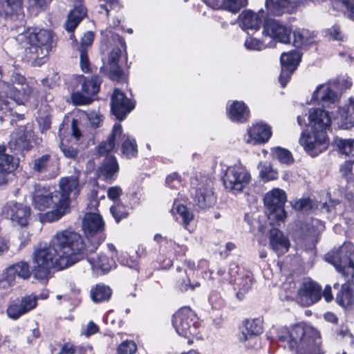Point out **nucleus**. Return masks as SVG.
<instances>
[{
	"label": "nucleus",
	"mask_w": 354,
	"mask_h": 354,
	"mask_svg": "<svg viewBox=\"0 0 354 354\" xmlns=\"http://www.w3.org/2000/svg\"><path fill=\"white\" fill-rule=\"evenodd\" d=\"M260 176L265 181L272 180L277 178V172L274 171L269 162L261 163L259 165Z\"/></svg>",
	"instance_id": "09e8293b"
},
{
	"label": "nucleus",
	"mask_w": 354,
	"mask_h": 354,
	"mask_svg": "<svg viewBox=\"0 0 354 354\" xmlns=\"http://www.w3.org/2000/svg\"><path fill=\"white\" fill-rule=\"evenodd\" d=\"M230 119L233 122H244L249 118L250 111L243 102L234 101L227 109Z\"/></svg>",
	"instance_id": "c85d7f7f"
},
{
	"label": "nucleus",
	"mask_w": 354,
	"mask_h": 354,
	"mask_svg": "<svg viewBox=\"0 0 354 354\" xmlns=\"http://www.w3.org/2000/svg\"><path fill=\"white\" fill-rule=\"evenodd\" d=\"M326 260L354 285V245L352 243H345L336 252L327 254Z\"/></svg>",
	"instance_id": "39448f33"
},
{
	"label": "nucleus",
	"mask_w": 354,
	"mask_h": 354,
	"mask_svg": "<svg viewBox=\"0 0 354 354\" xmlns=\"http://www.w3.org/2000/svg\"><path fill=\"white\" fill-rule=\"evenodd\" d=\"M263 332V326L261 320L254 319L246 320L244 324V328L242 330V340H248L253 336L260 335Z\"/></svg>",
	"instance_id": "473e14b6"
},
{
	"label": "nucleus",
	"mask_w": 354,
	"mask_h": 354,
	"mask_svg": "<svg viewBox=\"0 0 354 354\" xmlns=\"http://www.w3.org/2000/svg\"><path fill=\"white\" fill-rule=\"evenodd\" d=\"M343 276L348 280V277L345 275ZM350 281L351 282V280L346 281V283L342 284L341 290L337 295L336 301L342 307L348 306L351 302V292L348 284Z\"/></svg>",
	"instance_id": "a19ab883"
},
{
	"label": "nucleus",
	"mask_w": 354,
	"mask_h": 354,
	"mask_svg": "<svg viewBox=\"0 0 354 354\" xmlns=\"http://www.w3.org/2000/svg\"><path fill=\"white\" fill-rule=\"evenodd\" d=\"M118 136H121V125L120 124H115L113 126L111 135L107 141L102 142L98 145L97 152L100 156L106 158L107 156H111L109 153L114 149Z\"/></svg>",
	"instance_id": "7c9ffc66"
},
{
	"label": "nucleus",
	"mask_w": 354,
	"mask_h": 354,
	"mask_svg": "<svg viewBox=\"0 0 354 354\" xmlns=\"http://www.w3.org/2000/svg\"><path fill=\"white\" fill-rule=\"evenodd\" d=\"M30 270L27 263L21 261L10 266L6 270V280L10 286L15 283L16 277L24 279L29 278Z\"/></svg>",
	"instance_id": "a878e982"
},
{
	"label": "nucleus",
	"mask_w": 354,
	"mask_h": 354,
	"mask_svg": "<svg viewBox=\"0 0 354 354\" xmlns=\"http://www.w3.org/2000/svg\"><path fill=\"white\" fill-rule=\"evenodd\" d=\"M269 246L278 256H281L289 250L290 242L283 232L272 227L270 230Z\"/></svg>",
	"instance_id": "412c9836"
},
{
	"label": "nucleus",
	"mask_w": 354,
	"mask_h": 354,
	"mask_svg": "<svg viewBox=\"0 0 354 354\" xmlns=\"http://www.w3.org/2000/svg\"><path fill=\"white\" fill-rule=\"evenodd\" d=\"M108 197L109 199L115 201V203L118 201V199L122 194V191L120 187L114 186L108 189Z\"/></svg>",
	"instance_id": "774afa93"
},
{
	"label": "nucleus",
	"mask_w": 354,
	"mask_h": 354,
	"mask_svg": "<svg viewBox=\"0 0 354 354\" xmlns=\"http://www.w3.org/2000/svg\"><path fill=\"white\" fill-rule=\"evenodd\" d=\"M88 261L93 269L101 270L103 272H108L111 268L112 260L104 254L97 256L96 259L88 258Z\"/></svg>",
	"instance_id": "79ce46f5"
},
{
	"label": "nucleus",
	"mask_w": 354,
	"mask_h": 354,
	"mask_svg": "<svg viewBox=\"0 0 354 354\" xmlns=\"http://www.w3.org/2000/svg\"><path fill=\"white\" fill-rule=\"evenodd\" d=\"M110 211L118 223L120 222L121 219L126 218L129 214L127 207L120 201H117L115 205L111 206Z\"/></svg>",
	"instance_id": "3c124183"
},
{
	"label": "nucleus",
	"mask_w": 354,
	"mask_h": 354,
	"mask_svg": "<svg viewBox=\"0 0 354 354\" xmlns=\"http://www.w3.org/2000/svg\"><path fill=\"white\" fill-rule=\"evenodd\" d=\"M196 315L189 307L179 309L173 316L172 324L176 333L185 338L196 333Z\"/></svg>",
	"instance_id": "9d476101"
},
{
	"label": "nucleus",
	"mask_w": 354,
	"mask_h": 354,
	"mask_svg": "<svg viewBox=\"0 0 354 354\" xmlns=\"http://www.w3.org/2000/svg\"><path fill=\"white\" fill-rule=\"evenodd\" d=\"M111 105L113 114L120 120H124L134 109L133 102L118 88H115L111 95Z\"/></svg>",
	"instance_id": "a211bd4d"
},
{
	"label": "nucleus",
	"mask_w": 354,
	"mask_h": 354,
	"mask_svg": "<svg viewBox=\"0 0 354 354\" xmlns=\"http://www.w3.org/2000/svg\"><path fill=\"white\" fill-rule=\"evenodd\" d=\"M241 26L245 30H258L262 23L263 12H254L251 10L243 12L241 15Z\"/></svg>",
	"instance_id": "cd10ccee"
},
{
	"label": "nucleus",
	"mask_w": 354,
	"mask_h": 354,
	"mask_svg": "<svg viewBox=\"0 0 354 354\" xmlns=\"http://www.w3.org/2000/svg\"><path fill=\"white\" fill-rule=\"evenodd\" d=\"M33 133L30 126H20L11 135L8 146L13 150H28Z\"/></svg>",
	"instance_id": "aec40b11"
},
{
	"label": "nucleus",
	"mask_w": 354,
	"mask_h": 354,
	"mask_svg": "<svg viewBox=\"0 0 354 354\" xmlns=\"http://www.w3.org/2000/svg\"><path fill=\"white\" fill-rule=\"evenodd\" d=\"M313 99L322 103L324 106H328L334 104L338 99L337 93L332 90L328 85H319L313 93Z\"/></svg>",
	"instance_id": "c756f323"
},
{
	"label": "nucleus",
	"mask_w": 354,
	"mask_h": 354,
	"mask_svg": "<svg viewBox=\"0 0 354 354\" xmlns=\"http://www.w3.org/2000/svg\"><path fill=\"white\" fill-rule=\"evenodd\" d=\"M340 116L342 128L348 129L354 127V102L351 101V104L340 113Z\"/></svg>",
	"instance_id": "c03bdc74"
},
{
	"label": "nucleus",
	"mask_w": 354,
	"mask_h": 354,
	"mask_svg": "<svg viewBox=\"0 0 354 354\" xmlns=\"http://www.w3.org/2000/svg\"><path fill=\"white\" fill-rule=\"evenodd\" d=\"M266 6L270 14L277 16L290 13L293 9L290 0H266Z\"/></svg>",
	"instance_id": "2f4dec72"
},
{
	"label": "nucleus",
	"mask_w": 354,
	"mask_h": 354,
	"mask_svg": "<svg viewBox=\"0 0 354 354\" xmlns=\"http://www.w3.org/2000/svg\"><path fill=\"white\" fill-rule=\"evenodd\" d=\"M6 312L8 316L14 320L18 319L21 316L26 314L24 309L23 306H21L18 299L9 304Z\"/></svg>",
	"instance_id": "a18cd8bd"
},
{
	"label": "nucleus",
	"mask_w": 354,
	"mask_h": 354,
	"mask_svg": "<svg viewBox=\"0 0 354 354\" xmlns=\"http://www.w3.org/2000/svg\"><path fill=\"white\" fill-rule=\"evenodd\" d=\"M6 147L0 145V170L6 172H12L17 164L12 156L6 153Z\"/></svg>",
	"instance_id": "e433bc0d"
},
{
	"label": "nucleus",
	"mask_w": 354,
	"mask_h": 354,
	"mask_svg": "<svg viewBox=\"0 0 354 354\" xmlns=\"http://www.w3.org/2000/svg\"><path fill=\"white\" fill-rule=\"evenodd\" d=\"M293 37V45L297 48L310 44L314 38L313 34L305 29L295 31Z\"/></svg>",
	"instance_id": "58836bf2"
},
{
	"label": "nucleus",
	"mask_w": 354,
	"mask_h": 354,
	"mask_svg": "<svg viewBox=\"0 0 354 354\" xmlns=\"http://www.w3.org/2000/svg\"><path fill=\"white\" fill-rule=\"evenodd\" d=\"M272 153L282 163L289 164L293 160L291 153L286 149L277 147L272 150Z\"/></svg>",
	"instance_id": "603ef678"
},
{
	"label": "nucleus",
	"mask_w": 354,
	"mask_h": 354,
	"mask_svg": "<svg viewBox=\"0 0 354 354\" xmlns=\"http://www.w3.org/2000/svg\"><path fill=\"white\" fill-rule=\"evenodd\" d=\"M201 286L199 282H196L194 283H190V280L188 279L187 281L183 280L180 284H179V289L182 292H187L189 290L193 291L196 288H198Z\"/></svg>",
	"instance_id": "338daca9"
},
{
	"label": "nucleus",
	"mask_w": 354,
	"mask_h": 354,
	"mask_svg": "<svg viewBox=\"0 0 354 354\" xmlns=\"http://www.w3.org/2000/svg\"><path fill=\"white\" fill-rule=\"evenodd\" d=\"M59 189L55 191L58 194L61 206L59 211L48 214L51 218H57L65 215L69 209L70 197L72 195L75 198L80 192L79 180L77 176L63 178L59 181Z\"/></svg>",
	"instance_id": "423d86ee"
},
{
	"label": "nucleus",
	"mask_w": 354,
	"mask_h": 354,
	"mask_svg": "<svg viewBox=\"0 0 354 354\" xmlns=\"http://www.w3.org/2000/svg\"><path fill=\"white\" fill-rule=\"evenodd\" d=\"M203 1L213 9L223 8L233 13L239 12L248 3V0H203Z\"/></svg>",
	"instance_id": "bb28decb"
},
{
	"label": "nucleus",
	"mask_w": 354,
	"mask_h": 354,
	"mask_svg": "<svg viewBox=\"0 0 354 354\" xmlns=\"http://www.w3.org/2000/svg\"><path fill=\"white\" fill-rule=\"evenodd\" d=\"M295 71L294 69H290L285 67H281V72L279 77L280 84L284 87L287 82L289 81L291 75Z\"/></svg>",
	"instance_id": "0e129e2a"
},
{
	"label": "nucleus",
	"mask_w": 354,
	"mask_h": 354,
	"mask_svg": "<svg viewBox=\"0 0 354 354\" xmlns=\"http://www.w3.org/2000/svg\"><path fill=\"white\" fill-rule=\"evenodd\" d=\"M17 90V85L14 84L12 81V84H10L8 82L0 80V100H6L8 104V109L3 111L6 115L8 113H9V115H14V113L12 112V110L10 107V102L8 100L7 98H3L2 95L4 94L7 97H9L10 100L15 101L16 98Z\"/></svg>",
	"instance_id": "72a5a7b5"
},
{
	"label": "nucleus",
	"mask_w": 354,
	"mask_h": 354,
	"mask_svg": "<svg viewBox=\"0 0 354 354\" xmlns=\"http://www.w3.org/2000/svg\"><path fill=\"white\" fill-rule=\"evenodd\" d=\"M178 214L181 216L183 223L187 225L193 219V214L191 213L186 206L179 205L176 207Z\"/></svg>",
	"instance_id": "13d9d810"
},
{
	"label": "nucleus",
	"mask_w": 354,
	"mask_h": 354,
	"mask_svg": "<svg viewBox=\"0 0 354 354\" xmlns=\"http://www.w3.org/2000/svg\"><path fill=\"white\" fill-rule=\"evenodd\" d=\"M118 171L119 165L114 156H107L97 169L99 177L106 181L115 180Z\"/></svg>",
	"instance_id": "5701e85b"
},
{
	"label": "nucleus",
	"mask_w": 354,
	"mask_h": 354,
	"mask_svg": "<svg viewBox=\"0 0 354 354\" xmlns=\"http://www.w3.org/2000/svg\"><path fill=\"white\" fill-rule=\"evenodd\" d=\"M94 39V34L93 32L88 31L86 32L82 38L81 44L78 48V50L85 49L91 46Z\"/></svg>",
	"instance_id": "e2e57ef3"
},
{
	"label": "nucleus",
	"mask_w": 354,
	"mask_h": 354,
	"mask_svg": "<svg viewBox=\"0 0 354 354\" xmlns=\"http://www.w3.org/2000/svg\"><path fill=\"white\" fill-rule=\"evenodd\" d=\"M80 66L84 72L90 71V65L87 51L85 49L80 50Z\"/></svg>",
	"instance_id": "69168bd1"
},
{
	"label": "nucleus",
	"mask_w": 354,
	"mask_h": 354,
	"mask_svg": "<svg viewBox=\"0 0 354 354\" xmlns=\"http://www.w3.org/2000/svg\"><path fill=\"white\" fill-rule=\"evenodd\" d=\"M117 140L122 141V151L123 155L127 158L135 157L137 155V145L133 138H131L129 135L122 134L121 128V136H118Z\"/></svg>",
	"instance_id": "f704fd0d"
},
{
	"label": "nucleus",
	"mask_w": 354,
	"mask_h": 354,
	"mask_svg": "<svg viewBox=\"0 0 354 354\" xmlns=\"http://www.w3.org/2000/svg\"><path fill=\"white\" fill-rule=\"evenodd\" d=\"M71 98L73 104L77 106L88 104L92 101L91 97L80 91L72 93Z\"/></svg>",
	"instance_id": "5fc2aeb1"
},
{
	"label": "nucleus",
	"mask_w": 354,
	"mask_h": 354,
	"mask_svg": "<svg viewBox=\"0 0 354 354\" xmlns=\"http://www.w3.org/2000/svg\"><path fill=\"white\" fill-rule=\"evenodd\" d=\"M104 223L97 213H87L82 221V229L86 237L96 248L104 240Z\"/></svg>",
	"instance_id": "9b49d317"
},
{
	"label": "nucleus",
	"mask_w": 354,
	"mask_h": 354,
	"mask_svg": "<svg viewBox=\"0 0 354 354\" xmlns=\"http://www.w3.org/2000/svg\"><path fill=\"white\" fill-rule=\"evenodd\" d=\"M100 89V82L96 78L85 79L82 85V90L88 96L96 94Z\"/></svg>",
	"instance_id": "de8ad7c7"
},
{
	"label": "nucleus",
	"mask_w": 354,
	"mask_h": 354,
	"mask_svg": "<svg viewBox=\"0 0 354 354\" xmlns=\"http://www.w3.org/2000/svg\"><path fill=\"white\" fill-rule=\"evenodd\" d=\"M299 142L311 156H317L328 146L326 131L313 129L310 132L302 133Z\"/></svg>",
	"instance_id": "ddd939ff"
},
{
	"label": "nucleus",
	"mask_w": 354,
	"mask_h": 354,
	"mask_svg": "<svg viewBox=\"0 0 354 354\" xmlns=\"http://www.w3.org/2000/svg\"><path fill=\"white\" fill-rule=\"evenodd\" d=\"M338 147L342 153L348 156H354V140H340Z\"/></svg>",
	"instance_id": "864d4df0"
},
{
	"label": "nucleus",
	"mask_w": 354,
	"mask_h": 354,
	"mask_svg": "<svg viewBox=\"0 0 354 354\" xmlns=\"http://www.w3.org/2000/svg\"><path fill=\"white\" fill-rule=\"evenodd\" d=\"M252 278L250 275H246L245 277L241 278L238 282V291L236 292V297L239 299H242L245 295L251 289L252 286Z\"/></svg>",
	"instance_id": "49530a36"
},
{
	"label": "nucleus",
	"mask_w": 354,
	"mask_h": 354,
	"mask_svg": "<svg viewBox=\"0 0 354 354\" xmlns=\"http://www.w3.org/2000/svg\"><path fill=\"white\" fill-rule=\"evenodd\" d=\"M112 291L109 286L97 284L91 290V297L95 302H102L110 299Z\"/></svg>",
	"instance_id": "4c0bfd02"
},
{
	"label": "nucleus",
	"mask_w": 354,
	"mask_h": 354,
	"mask_svg": "<svg viewBox=\"0 0 354 354\" xmlns=\"http://www.w3.org/2000/svg\"><path fill=\"white\" fill-rule=\"evenodd\" d=\"M264 205L270 219L283 221L286 218L284 205L286 201L285 192L280 189H274L266 193L263 198Z\"/></svg>",
	"instance_id": "1a4fd4ad"
},
{
	"label": "nucleus",
	"mask_w": 354,
	"mask_h": 354,
	"mask_svg": "<svg viewBox=\"0 0 354 354\" xmlns=\"http://www.w3.org/2000/svg\"><path fill=\"white\" fill-rule=\"evenodd\" d=\"M118 45L113 47L110 52L107 60V67L109 71L110 78L113 80L120 81L124 79V73L118 64L120 58L122 48L125 50L126 44L124 39L118 35H113Z\"/></svg>",
	"instance_id": "2eb2a0df"
},
{
	"label": "nucleus",
	"mask_w": 354,
	"mask_h": 354,
	"mask_svg": "<svg viewBox=\"0 0 354 354\" xmlns=\"http://www.w3.org/2000/svg\"><path fill=\"white\" fill-rule=\"evenodd\" d=\"M85 15L86 12L84 8L75 6L68 16V19L65 23L66 30L69 32H72Z\"/></svg>",
	"instance_id": "c9c22d12"
},
{
	"label": "nucleus",
	"mask_w": 354,
	"mask_h": 354,
	"mask_svg": "<svg viewBox=\"0 0 354 354\" xmlns=\"http://www.w3.org/2000/svg\"><path fill=\"white\" fill-rule=\"evenodd\" d=\"M194 201L199 208L205 209L212 207L216 201V197L212 189L210 180H206L198 185L193 196Z\"/></svg>",
	"instance_id": "6ab92c4d"
},
{
	"label": "nucleus",
	"mask_w": 354,
	"mask_h": 354,
	"mask_svg": "<svg viewBox=\"0 0 354 354\" xmlns=\"http://www.w3.org/2000/svg\"><path fill=\"white\" fill-rule=\"evenodd\" d=\"M309 124L313 129L322 130L329 127L330 124V118L328 113L321 109H312L309 111Z\"/></svg>",
	"instance_id": "b1692460"
},
{
	"label": "nucleus",
	"mask_w": 354,
	"mask_h": 354,
	"mask_svg": "<svg viewBox=\"0 0 354 354\" xmlns=\"http://www.w3.org/2000/svg\"><path fill=\"white\" fill-rule=\"evenodd\" d=\"M11 81L17 85V90L15 101L18 104H22L29 101H37L40 96L38 85L35 82H27L26 78L18 74L12 75Z\"/></svg>",
	"instance_id": "f8f14e48"
},
{
	"label": "nucleus",
	"mask_w": 354,
	"mask_h": 354,
	"mask_svg": "<svg viewBox=\"0 0 354 354\" xmlns=\"http://www.w3.org/2000/svg\"><path fill=\"white\" fill-rule=\"evenodd\" d=\"M291 28L283 23L267 19L263 24V35L281 43L288 44L290 41Z\"/></svg>",
	"instance_id": "dca6fc26"
},
{
	"label": "nucleus",
	"mask_w": 354,
	"mask_h": 354,
	"mask_svg": "<svg viewBox=\"0 0 354 354\" xmlns=\"http://www.w3.org/2000/svg\"><path fill=\"white\" fill-rule=\"evenodd\" d=\"M50 243L59 256L60 266L70 267L84 259L85 245L81 235L71 230L57 232Z\"/></svg>",
	"instance_id": "f03ea898"
},
{
	"label": "nucleus",
	"mask_w": 354,
	"mask_h": 354,
	"mask_svg": "<svg viewBox=\"0 0 354 354\" xmlns=\"http://www.w3.org/2000/svg\"><path fill=\"white\" fill-rule=\"evenodd\" d=\"M341 172L348 180H351L354 177V161L346 162L341 167Z\"/></svg>",
	"instance_id": "052dcab7"
},
{
	"label": "nucleus",
	"mask_w": 354,
	"mask_h": 354,
	"mask_svg": "<svg viewBox=\"0 0 354 354\" xmlns=\"http://www.w3.org/2000/svg\"><path fill=\"white\" fill-rule=\"evenodd\" d=\"M18 300L26 314L37 307L38 297L35 295L31 294L22 297Z\"/></svg>",
	"instance_id": "8fccbe9b"
},
{
	"label": "nucleus",
	"mask_w": 354,
	"mask_h": 354,
	"mask_svg": "<svg viewBox=\"0 0 354 354\" xmlns=\"http://www.w3.org/2000/svg\"><path fill=\"white\" fill-rule=\"evenodd\" d=\"M22 0H0V17L13 20L22 12Z\"/></svg>",
	"instance_id": "393cba45"
},
{
	"label": "nucleus",
	"mask_w": 354,
	"mask_h": 354,
	"mask_svg": "<svg viewBox=\"0 0 354 354\" xmlns=\"http://www.w3.org/2000/svg\"><path fill=\"white\" fill-rule=\"evenodd\" d=\"M272 135L270 127L268 124L258 122L248 131L247 138H245L246 142L252 145L264 143L267 142Z\"/></svg>",
	"instance_id": "4be33fe9"
},
{
	"label": "nucleus",
	"mask_w": 354,
	"mask_h": 354,
	"mask_svg": "<svg viewBox=\"0 0 354 354\" xmlns=\"http://www.w3.org/2000/svg\"><path fill=\"white\" fill-rule=\"evenodd\" d=\"M136 349L137 346L134 342L127 340L119 345L118 352L119 354H133Z\"/></svg>",
	"instance_id": "6e6d98bb"
},
{
	"label": "nucleus",
	"mask_w": 354,
	"mask_h": 354,
	"mask_svg": "<svg viewBox=\"0 0 354 354\" xmlns=\"http://www.w3.org/2000/svg\"><path fill=\"white\" fill-rule=\"evenodd\" d=\"M59 195L55 194V192L53 193H48L47 192H41L36 191L32 197V203L33 207L39 210L44 211L47 208L53 207V209L40 215V220L41 222L51 223L60 219L62 216H59L57 218H51L48 214L56 212L59 210L61 203L58 198Z\"/></svg>",
	"instance_id": "0eeeda50"
},
{
	"label": "nucleus",
	"mask_w": 354,
	"mask_h": 354,
	"mask_svg": "<svg viewBox=\"0 0 354 354\" xmlns=\"http://www.w3.org/2000/svg\"><path fill=\"white\" fill-rule=\"evenodd\" d=\"M3 212L14 225L26 227L29 223L31 209L27 205L11 201L4 205Z\"/></svg>",
	"instance_id": "4468645a"
},
{
	"label": "nucleus",
	"mask_w": 354,
	"mask_h": 354,
	"mask_svg": "<svg viewBox=\"0 0 354 354\" xmlns=\"http://www.w3.org/2000/svg\"><path fill=\"white\" fill-rule=\"evenodd\" d=\"M245 46L248 49L257 50H261L266 46L263 41L252 37L246 39Z\"/></svg>",
	"instance_id": "bf43d9fd"
},
{
	"label": "nucleus",
	"mask_w": 354,
	"mask_h": 354,
	"mask_svg": "<svg viewBox=\"0 0 354 354\" xmlns=\"http://www.w3.org/2000/svg\"><path fill=\"white\" fill-rule=\"evenodd\" d=\"M279 339L286 342L290 351L296 354H323L321 338L313 327L298 324L289 328H282L278 333Z\"/></svg>",
	"instance_id": "f257e3e1"
},
{
	"label": "nucleus",
	"mask_w": 354,
	"mask_h": 354,
	"mask_svg": "<svg viewBox=\"0 0 354 354\" xmlns=\"http://www.w3.org/2000/svg\"><path fill=\"white\" fill-rule=\"evenodd\" d=\"M17 40L24 43L26 56L32 60L45 58L51 48L53 35L50 30L39 29L31 33L19 34Z\"/></svg>",
	"instance_id": "7ed1b4c3"
},
{
	"label": "nucleus",
	"mask_w": 354,
	"mask_h": 354,
	"mask_svg": "<svg viewBox=\"0 0 354 354\" xmlns=\"http://www.w3.org/2000/svg\"><path fill=\"white\" fill-rule=\"evenodd\" d=\"M250 180V173L241 166L228 167L223 176L225 188L235 194L242 192Z\"/></svg>",
	"instance_id": "6e6552de"
},
{
	"label": "nucleus",
	"mask_w": 354,
	"mask_h": 354,
	"mask_svg": "<svg viewBox=\"0 0 354 354\" xmlns=\"http://www.w3.org/2000/svg\"><path fill=\"white\" fill-rule=\"evenodd\" d=\"M321 297V286L315 281H308L304 282L299 288L297 301L302 306H308L318 301Z\"/></svg>",
	"instance_id": "f3484780"
},
{
	"label": "nucleus",
	"mask_w": 354,
	"mask_h": 354,
	"mask_svg": "<svg viewBox=\"0 0 354 354\" xmlns=\"http://www.w3.org/2000/svg\"><path fill=\"white\" fill-rule=\"evenodd\" d=\"M292 206L297 211H308L312 207V202L309 198H301L292 202Z\"/></svg>",
	"instance_id": "4d7b16f0"
},
{
	"label": "nucleus",
	"mask_w": 354,
	"mask_h": 354,
	"mask_svg": "<svg viewBox=\"0 0 354 354\" xmlns=\"http://www.w3.org/2000/svg\"><path fill=\"white\" fill-rule=\"evenodd\" d=\"M299 62L300 55L297 50L283 53L281 56V67L295 70Z\"/></svg>",
	"instance_id": "ea45409f"
},
{
	"label": "nucleus",
	"mask_w": 354,
	"mask_h": 354,
	"mask_svg": "<svg viewBox=\"0 0 354 354\" xmlns=\"http://www.w3.org/2000/svg\"><path fill=\"white\" fill-rule=\"evenodd\" d=\"M165 183L171 188H178L181 185L180 176L177 173H173L166 178Z\"/></svg>",
	"instance_id": "680f3d73"
},
{
	"label": "nucleus",
	"mask_w": 354,
	"mask_h": 354,
	"mask_svg": "<svg viewBox=\"0 0 354 354\" xmlns=\"http://www.w3.org/2000/svg\"><path fill=\"white\" fill-rule=\"evenodd\" d=\"M50 165V156L45 154L32 160L31 163V169L34 172L43 173L46 171Z\"/></svg>",
	"instance_id": "37998d69"
},
{
	"label": "nucleus",
	"mask_w": 354,
	"mask_h": 354,
	"mask_svg": "<svg viewBox=\"0 0 354 354\" xmlns=\"http://www.w3.org/2000/svg\"><path fill=\"white\" fill-rule=\"evenodd\" d=\"M59 256L54 250L51 243L49 245H40L33 254V274L38 279H45L48 277L52 268L63 270L66 266H60Z\"/></svg>",
	"instance_id": "20e7f679"
}]
</instances>
